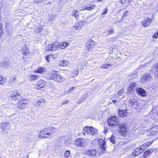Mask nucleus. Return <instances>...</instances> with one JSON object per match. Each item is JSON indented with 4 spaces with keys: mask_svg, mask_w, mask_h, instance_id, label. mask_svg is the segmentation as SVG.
I'll return each instance as SVG.
<instances>
[{
    "mask_svg": "<svg viewBox=\"0 0 158 158\" xmlns=\"http://www.w3.org/2000/svg\"><path fill=\"white\" fill-rule=\"evenodd\" d=\"M54 133V131L51 127L45 128L42 130L40 135V137L50 138L53 137Z\"/></svg>",
    "mask_w": 158,
    "mask_h": 158,
    "instance_id": "f257e3e1",
    "label": "nucleus"
},
{
    "mask_svg": "<svg viewBox=\"0 0 158 158\" xmlns=\"http://www.w3.org/2000/svg\"><path fill=\"white\" fill-rule=\"evenodd\" d=\"M97 133V130L92 127H84L83 130L82 134L84 135H93Z\"/></svg>",
    "mask_w": 158,
    "mask_h": 158,
    "instance_id": "f03ea898",
    "label": "nucleus"
},
{
    "mask_svg": "<svg viewBox=\"0 0 158 158\" xmlns=\"http://www.w3.org/2000/svg\"><path fill=\"white\" fill-rule=\"evenodd\" d=\"M118 131L122 135H125L128 132L129 127L127 124L125 123H119L118 124Z\"/></svg>",
    "mask_w": 158,
    "mask_h": 158,
    "instance_id": "7ed1b4c3",
    "label": "nucleus"
},
{
    "mask_svg": "<svg viewBox=\"0 0 158 158\" xmlns=\"http://www.w3.org/2000/svg\"><path fill=\"white\" fill-rule=\"evenodd\" d=\"M88 140L84 138H78L75 140L74 143L78 147H84L87 145Z\"/></svg>",
    "mask_w": 158,
    "mask_h": 158,
    "instance_id": "20e7f679",
    "label": "nucleus"
},
{
    "mask_svg": "<svg viewBox=\"0 0 158 158\" xmlns=\"http://www.w3.org/2000/svg\"><path fill=\"white\" fill-rule=\"evenodd\" d=\"M109 125L111 127H114L118 124V119L114 116H112L110 117L107 120Z\"/></svg>",
    "mask_w": 158,
    "mask_h": 158,
    "instance_id": "39448f33",
    "label": "nucleus"
},
{
    "mask_svg": "<svg viewBox=\"0 0 158 158\" xmlns=\"http://www.w3.org/2000/svg\"><path fill=\"white\" fill-rule=\"evenodd\" d=\"M145 149L143 145H141L140 147L136 148L132 153V155L135 157L142 152Z\"/></svg>",
    "mask_w": 158,
    "mask_h": 158,
    "instance_id": "423d86ee",
    "label": "nucleus"
},
{
    "mask_svg": "<svg viewBox=\"0 0 158 158\" xmlns=\"http://www.w3.org/2000/svg\"><path fill=\"white\" fill-rule=\"evenodd\" d=\"M2 131L5 133H7L8 130L10 128V124L9 122H5L0 124Z\"/></svg>",
    "mask_w": 158,
    "mask_h": 158,
    "instance_id": "0eeeda50",
    "label": "nucleus"
},
{
    "mask_svg": "<svg viewBox=\"0 0 158 158\" xmlns=\"http://www.w3.org/2000/svg\"><path fill=\"white\" fill-rule=\"evenodd\" d=\"M86 24V21H81L76 23L73 28L76 30H80Z\"/></svg>",
    "mask_w": 158,
    "mask_h": 158,
    "instance_id": "6e6552de",
    "label": "nucleus"
},
{
    "mask_svg": "<svg viewBox=\"0 0 158 158\" xmlns=\"http://www.w3.org/2000/svg\"><path fill=\"white\" fill-rule=\"evenodd\" d=\"M137 87L136 83L134 82L129 83L127 85V93H131Z\"/></svg>",
    "mask_w": 158,
    "mask_h": 158,
    "instance_id": "1a4fd4ad",
    "label": "nucleus"
},
{
    "mask_svg": "<svg viewBox=\"0 0 158 158\" xmlns=\"http://www.w3.org/2000/svg\"><path fill=\"white\" fill-rule=\"evenodd\" d=\"M152 22V19L151 18L147 17L141 21V24L143 26L147 27L150 25Z\"/></svg>",
    "mask_w": 158,
    "mask_h": 158,
    "instance_id": "9d476101",
    "label": "nucleus"
},
{
    "mask_svg": "<svg viewBox=\"0 0 158 158\" xmlns=\"http://www.w3.org/2000/svg\"><path fill=\"white\" fill-rule=\"evenodd\" d=\"M45 81L43 80H41L40 82H38L37 85V86L35 87L38 89L43 90L44 87ZM36 86V85H35Z\"/></svg>",
    "mask_w": 158,
    "mask_h": 158,
    "instance_id": "9b49d317",
    "label": "nucleus"
},
{
    "mask_svg": "<svg viewBox=\"0 0 158 158\" xmlns=\"http://www.w3.org/2000/svg\"><path fill=\"white\" fill-rule=\"evenodd\" d=\"M128 110L127 109L125 110H118V113L119 115L121 117H127L129 115Z\"/></svg>",
    "mask_w": 158,
    "mask_h": 158,
    "instance_id": "f8f14e48",
    "label": "nucleus"
},
{
    "mask_svg": "<svg viewBox=\"0 0 158 158\" xmlns=\"http://www.w3.org/2000/svg\"><path fill=\"white\" fill-rule=\"evenodd\" d=\"M136 92L143 97L147 96V94L146 91L141 88H138L136 89Z\"/></svg>",
    "mask_w": 158,
    "mask_h": 158,
    "instance_id": "ddd939ff",
    "label": "nucleus"
},
{
    "mask_svg": "<svg viewBox=\"0 0 158 158\" xmlns=\"http://www.w3.org/2000/svg\"><path fill=\"white\" fill-rule=\"evenodd\" d=\"M84 152L85 154H86L88 156H95L97 154L96 151L94 149L85 151Z\"/></svg>",
    "mask_w": 158,
    "mask_h": 158,
    "instance_id": "4468645a",
    "label": "nucleus"
},
{
    "mask_svg": "<svg viewBox=\"0 0 158 158\" xmlns=\"http://www.w3.org/2000/svg\"><path fill=\"white\" fill-rule=\"evenodd\" d=\"M52 79L62 78V77L59 74V73L57 71H53L52 72Z\"/></svg>",
    "mask_w": 158,
    "mask_h": 158,
    "instance_id": "2eb2a0df",
    "label": "nucleus"
},
{
    "mask_svg": "<svg viewBox=\"0 0 158 158\" xmlns=\"http://www.w3.org/2000/svg\"><path fill=\"white\" fill-rule=\"evenodd\" d=\"M106 143V141L102 139H101L99 140V145L100 148L102 150L103 152H104L105 150Z\"/></svg>",
    "mask_w": 158,
    "mask_h": 158,
    "instance_id": "dca6fc26",
    "label": "nucleus"
},
{
    "mask_svg": "<svg viewBox=\"0 0 158 158\" xmlns=\"http://www.w3.org/2000/svg\"><path fill=\"white\" fill-rule=\"evenodd\" d=\"M58 49H63L65 48L68 46H69L70 44L66 42H64L58 44Z\"/></svg>",
    "mask_w": 158,
    "mask_h": 158,
    "instance_id": "f3484780",
    "label": "nucleus"
},
{
    "mask_svg": "<svg viewBox=\"0 0 158 158\" xmlns=\"http://www.w3.org/2000/svg\"><path fill=\"white\" fill-rule=\"evenodd\" d=\"M96 6L94 4H92L89 5L87 6H84V7L81 9V10H87L89 11H91L93 10L95 7H96Z\"/></svg>",
    "mask_w": 158,
    "mask_h": 158,
    "instance_id": "a211bd4d",
    "label": "nucleus"
},
{
    "mask_svg": "<svg viewBox=\"0 0 158 158\" xmlns=\"http://www.w3.org/2000/svg\"><path fill=\"white\" fill-rule=\"evenodd\" d=\"M10 96L13 99L16 100L20 97V95L17 91H15L11 94Z\"/></svg>",
    "mask_w": 158,
    "mask_h": 158,
    "instance_id": "6ab92c4d",
    "label": "nucleus"
},
{
    "mask_svg": "<svg viewBox=\"0 0 158 158\" xmlns=\"http://www.w3.org/2000/svg\"><path fill=\"white\" fill-rule=\"evenodd\" d=\"M36 105L39 107L42 106H44L45 103L46 101L43 98H41L40 99L36 101Z\"/></svg>",
    "mask_w": 158,
    "mask_h": 158,
    "instance_id": "aec40b11",
    "label": "nucleus"
},
{
    "mask_svg": "<svg viewBox=\"0 0 158 158\" xmlns=\"http://www.w3.org/2000/svg\"><path fill=\"white\" fill-rule=\"evenodd\" d=\"M95 45V43L93 41H88L86 45V48L88 50L90 49L93 48Z\"/></svg>",
    "mask_w": 158,
    "mask_h": 158,
    "instance_id": "412c9836",
    "label": "nucleus"
},
{
    "mask_svg": "<svg viewBox=\"0 0 158 158\" xmlns=\"http://www.w3.org/2000/svg\"><path fill=\"white\" fill-rule=\"evenodd\" d=\"M69 62L67 60H62L60 61L59 63V65L63 67L69 66Z\"/></svg>",
    "mask_w": 158,
    "mask_h": 158,
    "instance_id": "4be33fe9",
    "label": "nucleus"
},
{
    "mask_svg": "<svg viewBox=\"0 0 158 158\" xmlns=\"http://www.w3.org/2000/svg\"><path fill=\"white\" fill-rule=\"evenodd\" d=\"M17 106L18 108L20 110L23 109L26 106V105H24V103H22L19 100L18 101Z\"/></svg>",
    "mask_w": 158,
    "mask_h": 158,
    "instance_id": "5701e85b",
    "label": "nucleus"
},
{
    "mask_svg": "<svg viewBox=\"0 0 158 158\" xmlns=\"http://www.w3.org/2000/svg\"><path fill=\"white\" fill-rule=\"evenodd\" d=\"M153 152V150L152 149H149L146 150L144 153L143 157L146 158L148 156L150 155L151 153Z\"/></svg>",
    "mask_w": 158,
    "mask_h": 158,
    "instance_id": "b1692460",
    "label": "nucleus"
},
{
    "mask_svg": "<svg viewBox=\"0 0 158 158\" xmlns=\"http://www.w3.org/2000/svg\"><path fill=\"white\" fill-rule=\"evenodd\" d=\"M158 131V129L156 127H153L151 129L150 135L153 136L155 135Z\"/></svg>",
    "mask_w": 158,
    "mask_h": 158,
    "instance_id": "393cba45",
    "label": "nucleus"
},
{
    "mask_svg": "<svg viewBox=\"0 0 158 158\" xmlns=\"http://www.w3.org/2000/svg\"><path fill=\"white\" fill-rule=\"evenodd\" d=\"M45 71V69L42 67H39L37 68V70L35 71L36 73H42Z\"/></svg>",
    "mask_w": 158,
    "mask_h": 158,
    "instance_id": "a878e982",
    "label": "nucleus"
},
{
    "mask_svg": "<svg viewBox=\"0 0 158 158\" xmlns=\"http://www.w3.org/2000/svg\"><path fill=\"white\" fill-rule=\"evenodd\" d=\"M28 52V50L27 47L25 46L22 48V53L23 55L27 56V54Z\"/></svg>",
    "mask_w": 158,
    "mask_h": 158,
    "instance_id": "bb28decb",
    "label": "nucleus"
},
{
    "mask_svg": "<svg viewBox=\"0 0 158 158\" xmlns=\"http://www.w3.org/2000/svg\"><path fill=\"white\" fill-rule=\"evenodd\" d=\"M72 15L76 19H77L79 16V12L77 10H74L72 11Z\"/></svg>",
    "mask_w": 158,
    "mask_h": 158,
    "instance_id": "cd10ccee",
    "label": "nucleus"
},
{
    "mask_svg": "<svg viewBox=\"0 0 158 158\" xmlns=\"http://www.w3.org/2000/svg\"><path fill=\"white\" fill-rule=\"evenodd\" d=\"M7 62L6 61L0 60V67H7Z\"/></svg>",
    "mask_w": 158,
    "mask_h": 158,
    "instance_id": "c85d7f7f",
    "label": "nucleus"
},
{
    "mask_svg": "<svg viewBox=\"0 0 158 158\" xmlns=\"http://www.w3.org/2000/svg\"><path fill=\"white\" fill-rule=\"evenodd\" d=\"M58 44L56 42L52 44V51H54L56 50V48H58Z\"/></svg>",
    "mask_w": 158,
    "mask_h": 158,
    "instance_id": "c756f323",
    "label": "nucleus"
},
{
    "mask_svg": "<svg viewBox=\"0 0 158 158\" xmlns=\"http://www.w3.org/2000/svg\"><path fill=\"white\" fill-rule=\"evenodd\" d=\"M72 77H74L77 76L78 74V69H75L72 71Z\"/></svg>",
    "mask_w": 158,
    "mask_h": 158,
    "instance_id": "7c9ffc66",
    "label": "nucleus"
},
{
    "mask_svg": "<svg viewBox=\"0 0 158 158\" xmlns=\"http://www.w3.org/2000/svg\"><path fill=\"white\" fill-rule=\"evenodd\" d=\"M143 79H150L152 78V76L150 74L147 73L145 74L143 77Z\"/></svg>",
    "mask_w": 158,
    "mask_h": 158,
    "instance_id": "2f4dec72",
    "label": "nucleus"
},
{
    "mask_svg": "<svg viewBox=\"0 0 158 158\" xmlns=\"http://www.w3.org/2000/svg\"><path fill=\"white\" fill-rule=\"evenodd\" d=\"M129 102L132 105H134L136 102V100L135 97H132L129 99Z\"/></svg>",
    "mask_w": 158,
    "mask_h": 158,
    "instance_id": "473e14b6",
    "label": "nucleus"
},
{
    "mask_svg": "<svg viewBox=\"0 0 158 158\" xmlns=\"http://www.w3.org/2000/svg\"><path fill=\"white\" fill-rule=\"evenodd\" d=\"M52 44H46V47L45 48V50L47 51H50L52 50Z\"/></svg>",
    "mask_w": 158,
    "mask_h": 158,
    "instance_id": "72a5a7b5",
    "label": "nucleus"
},
{
    "mask_svg": "<svg viewBox=\"0 0 158 158\" xmlns=\"http://www.w3.org/2000/svg\"><path fill=\"white\" fill-rule=\"evenodd\" d=\"M110 141L113 143H115V137L112 135L111 137L109 138Z\"/></svg>",
    "mask_w": 158,
    "mask_h": 158,
    "instance_id": "f704fd0d",
    "label": "nucleus"
},
{
    "mask_svg": "<svg viewBox=\"0 0 158 158\" xmlns=\"http://www.w3.org/2000/svg\"><path fill=\"white\" fill-rule=\"evenodd\" d=\"M111 66V64H102L101 66V68L103 69H106L108 68H109V66Z\"/></svg>",
    "mask_w": 158,
    "mask_h": 158,
    "instance_id": "c9c22d12",
    "label": "nucleus"
},
{
    "mask_svg": "<svg viewBox=\"0 0 158 158\" xmlns=\"http://www.w3.org/2000/svg\"><path fill=\"white\" fill-rule=\"evenodd\" d=\"M152 142H148L146 143L143 144L142 145H143L144 146V147L145 148V149L146 148V147H148V146H150L152 144Z\"/></svg>",
    "mask_w": 158,
    "mask_h": 158,
    "instance_id": "e433bc0d",
    "label": "nucleus"
},
{
    "mask_svg": "<svg viewBox=\"0 0 158 158\" xmlns=\"http://www.w3.org/2000/svg\"><path fill=\"white\" fill-rule=\"evenodd\" d=\"M48 18V19L50 21H51V20H53L55 19V15L53 14L51 15H49Z\"/></svg>",
    "mask_w": 158,
    "mask_h": 158,
    "instance_id": "4c0bfd02",
    "label": "nucleus"
},
{
    "mask_svg": "<svg viewBox=\"0 0 158 158\" xmlns=\"http://www.w3.org/2000/svg\"><path fill=\"white\" fill-rule=\"evenodd\" d=\"M45 59L48 61V62H49L50 61V60L52 59V55L47 56L46 57Z\"/></svg>",
    "mask_w": 158,
    "mask_h": 158,
    "instance_id": "58836bf2",
    "label": "nucleus"
},
{
    "mask_svg": "<svg viewBox=\"0 0 158 158\" xmlns=\"http://www.w3.org/2000/svg\"><path fill=\"white\" fill-rule=\"evenodd\" d=\"M70 155V152L69 151H66L64 154V156L65 157H68Z\"/></svg>",
    "mask_w": 158,
    "mask_h": 158,
    "instance_id": "ea45409f",
    "label": "nucleus"
},
{
    "mask_svg": "<svg viewBox=\"0 0 158 158\" xmlns=\"http://www.w3.org/2000/svg\"><path fill=\"white\" fill-rule=\"evenodd\" d=\"M75 89V87H73L71 88H70L68 90H66L65 92L67 93H69L71 92H72L73 90Z\"/></svg>",
    "mask_w": 158,
    "mask_h": 158,
    "instance_id": "a19ab883",
    "label": "nucleus"
},
{
    "mask_svg": "<svg viewBox=\"0 0 158 158\" xmlns=\"http://www.w3.org/2000/svg\"><path fill=\"white\" fill-rule=\"evenodd\" d=\"M124 89H121L118 92V95L121 96L122 94L124 93Z\"/></svg>",
    "mask_w": 158,
    "mask_h": 158,
    "instance_id": "79ce46f5",
    "label": "nucleus"
},
{
    "mask_svg": "<svg viewBox=\"0 0 158 158\" xmlns=\"http://www.w3.org/2000/svg\"><path fill=\"white\" fill-rule=\"evenodd\" d=\"M19 100L21 101V102L22 103H24L25 105H26V104L27 103V101H26V99H22Z\"/></svg>",
    "mask_w": 158,
    "mask_h": 158,
    "instance_id": "37998d69",
    "label": "nucleus"
},
{
    "mask_svg": "<svg viewBox=\"0 0 158 158\" xmlns=\"http://www.w3.org/2000/svg\"><path fill=\"white\" fill-rule=\"evenodd\" d=\"M114 32V30L113 29H112L111 30H110L108 31H107V34L108 35H111L113 34Z\"/></svg>",
    "mask_w": 158,
    "mask_h": 158,
    "instance_id": "c03bdc74",
    "label": "nucleus"
},
{
    "mask_svg": "<svg viewBox=\"0 0 158 158\" xmlns=\"http://www.w3.org/2000/svg\"><path fill=\"white\" fill-rule=\"evenodd\" d=\"M6 80H0V85H3L6 82Z\"/></svg>",
    "mask_w": 158,
    "mask_h": 158,
    "instance_id": "a18cd8bd",
    "label": "nucleus"
},
{
    "mask_svg": "<svg viewBox=\"0 0 158 158\" xmlns=\"http://www.w3.org/2000/svg\"><path fill=\"white\" fill-rule=\"evenodd\" d=\"M43 29V28L41 27H39L37 29V32H40V31H41Z\"/></svg>",
    "mask_w": 158,
    "mask_h": 158,
    "instance_id": "49530a36",
    "label": "nucleus"
},
{
    "mask_svg": "<svg viewBox=\"0 0 158 158\" xmlns=\"http://www.w3.org/2000/svg\"><path fill=\"white\" fill-rule=\"evenodd\" d=\"M158 37V34L157 33H155L153 36V38L155 39H156Z\"/></svg>",
    "mask_w": 158,
    "mask_h": 158,
    "instance_id": "de8ad7c7",
    "label": "nucleus"
},
{
    "mask_svg": "<svg viewBox=\"0 0 158 158\" xmlns=\"http://www.w3.org/2000/svg\"><path fill=\"white\" fill-rule=\"evenodd\" d=\"M147 63H146V64H144L143 65H140L139 67L138 68V69H140L142 68L143 67H144L145 66H146L147 65Z\"/></svg>",
    "mask_w": 158,
    "mask_h": 158,
    "instance_id": "09e8293b",
    "label": "nucleus"
},
{
    "mask_svg": "<svg viewBox=\"0 0 158 158\" xmlns=\"http://www.w3.org/2000/svg\"><path fill=\"white\" fill-rule=\"evenodd\" d=\"M107 13V9L106 8L102 12V15H105V14H106Z\"/></svg>",
    "mask_w": 158,
    "mask_h": 158,
    "instance_id": "8fccbe9b",
    "label": "nucleus"
},
{
    "mask_svg": "<svg viewBox=\"0 0 158 158\" xmlns=\"http://www.w3.org/2000/svg\"><path fill=\"white\" fill-rule=\"evenodd\" d=\"M112 102L113 103H114L115 105H117L118 102H119L117 101V100H113L112 101Z\"/></svg>",
    "mask_w": 158,
    "mask_h": 158,
    "instance_id": "3c124183",
    "label": "nucleus"
},
{
    "mask_svg": "<svg viewBox=\"0 0 158 158\" xmlns=\"http://www.w3.org/2000/svg\"><path fill=\"white\" fill-rule=\"evenodd\" d=\"M68 102H69L68 100H65V101H64L63 102H62V103H61V104L63 105L64 104H68Z\"/></svg>",
    "mask_w": 158,
    "mask_h": 158,
    "instance_id": "603ef678",
    "label": "nucleus"
},
{
    "mask_svg": "<svg viewBox=\"0 0 158 158\" xmlns=\"http://www.w3.org/2000/svg\"><path fill=\"white\" fill-rule=\"evenodd\" d=\"M52 58H56L57 56V55L56 54H54L52 55Z\"/></svg>",
    "mask_w": 158,
    "mask_h": 158,
    "instance_id": "864d4df0",
    "label": "nucleus"
},
{
    "mask_svg": "<svg viewBox=\"0 0 158 158\" xmlns=\"http://www.w3.org/2000/svg\"><path fill=\"white\" fill-rule=\"evenodd\" d=\"M87 94H85L83 95V98H84V99H86V98H87Z\"/></svg>",
    "mask_w": 158,
    "mask_h": 158,
    "instance_id": "5fc2aeb1",
    "label": "nucleus"
},
{
    "mask_svg": "<svg viewBox=\"0 0 158 158\" xmlns=\"http://www.w3.org/2000/svg\"><path fill=\"white\" fill-rule=\"evenodd\" d=\"M127 11H126L124 12L123 15L124 17H126L127 16Z\"/></svg>",
    "mask_w": 158,
    "mask_h": 158,
    "instance_id": "6e6d98bb",
    "label": "nucleus"
},
{
    "mask_svg": "<svg viewBox=\"0 0 158 158\" xmlns=\"http://www.w3.org/2000/svg\"><path fill=\"white\" fill-rule=\"evenodd\" d=\"M156 72L157 73V74L158 75V64H157L156 66Z\"/></svg>",
    "mask_w": 158,
    "mask_h": 158,
    "instance_id": "4d7b16f0",
    "label": "nucleus"
},
{
    "mask_svg": "<svg viewBox=\"0 0 158 158\" xmlns=\"http://www.w3.org/2000/svg\"><path fill=\"white\" fill-rule=\"evenodd\" d=\"M32 79H35L37 78V77L35 75L32 76Z\"/></svg>",
    "mask_w": 158,
    "mask_h": 158,
    "instance_id": "13d9d810",
    "label": "nucleus"
},
{
    "mask_svg": "<svg viewBox=\"0 0 158 158\" xmlns=\"http://www.w3.org/2000/svg\"><path fill=\"white\" fill-rule=\"evenodd\" d=\"M128 0L129 1V0ZM121 2L122 4L125 3L126 2V0H122Z\"/></svg>",
    "mask_w": 158,
    "mask_h": 158,
    "instance_id": "bf43d9fd",
    "label": "nucleus"
},
{
    "mask_svg": "<svg viewBox=\"0 0 158 158\" xmlns=\"http://www.w3.org/2000/svg\"><path fill=\"white\" fill-rule=\"evenodd\" d=\"M131 76H132L131 78H134L136 76V74H133Z\"/></svg>",
    "mask_w": 158,
    "mask_h": 158,
    "instance_id": "052dcab7",
    "label": "nucleus"
},
{
    "mask_svg": "<svg viewBox=\"0 0 158 158\" xmlns=\"http://www.w3.org/2000/svg\"><path fill=\"white\" fill-rule=\"evenodd\" d=\"M2 24L0 23V30H1V29H2Z\"/></svg>",
    "mask_w": 158,
    "mask_h": 158,
    "instance_id": "680f3d73",
    "label": "nucleus"
},
{
    "mask_svg": "<svg viewBox=\"0 0 158 158\" xmlns=\"http://www.w3.org/2000/svg\"><path fill=\"white\" fill-rule=\"evenodd\" d=\"M3 77L1 76H0V79H3Z\"/></svg>",
    "mask_w": 158,
    "mask_h": 158,
    "instance_id": "e2e57ef3",
    "label": "nucleus"
},
{
    "mask_svg": "<svg viewBox=\"0 0 158 158\" xmlns=\"http://www.w3.org/2000/svg\"><path fill=\"white\" fill-rule=\"evenodd\" d=\"M107 131V130L105 129V130H104V132H106Z\"/></svg>",
    "mask_w": 158,
    "mask_h": 158,
    "instance_id": "0e129e2a",
    "label": "nucleus"
},
{
    "mask_svg": "<svg viewBox=\"0 0 158 158\" xmlns=\"http://www.w3.org/2000/svg\"><path fill=\"white\" fill-rule=\"evenodd\" d=\"M99 2H101L102 0H97Z\"/></svg>",
    "mask_w": 158,
    "mask_h": 158,
    "instance_id": "69168bd1",
    "label": "nucleus"
},
{
    "mask_svg": "<svg viewBox=\"0 0 158 158\" xmlns=\"http://www.w3.org/2000/svg\"><path fill=\"white\" fill-rule=\"evenodd\" d=\"M111 53V52H110V51L109 52V53H110V54Z\"/></svg>",
    "mask_w": 158,
    "mask_h": 158,
    "instance_id": "338daca9",
    "label": "nucleus"
},
{
    "mask_svg": "<svg viewBox=\"0 0 158 158\" xmlns=\"http://www.w3.org/2000/svg\"><path fill=\"white\" fill-rule=\"evenodd\" d=\"M151 113H152V111H151V112H150V114H151Z\"/></svg>",
    "mask_w": 158,
    "mask_h": 158,
    "instance_id": "774afa93",
    "label": "nucleus"
}]
</instances>
